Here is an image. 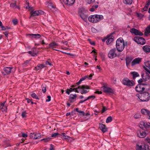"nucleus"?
<instances>
[{"label":"nucleus","mask_w":150,"mask_h":150,"mask_svg":"<svg viewBox=\"0 0 150 150\" xmlns=\"http://www.w3.org/2000/svg\"><path fill=\"white\" fill-rule=\"evenodd\" d=\"M31 96L34 98H35L36 99H38V96L35 93H33L32 94Z\"/></svg>","instance_id":"nucleus-38"},{"label":"nucleus","mask_w":150,"mask_h":150,"mask_svg":"<svg viewBox=\"0 0 150 150\" xmlns=\"http://www.w3.org/2000/svg\"><path fill=\"white\" fill-rule=\"evenodd\" d=\"M99 127L100 129L103 132H105L107 131V129L104 125L103 124H100L99 125Z\"/></svg>","instance_id":"nucleus-25"},{"label":"nucleus","mask_w":150,"mask_h":150,"mask_svg":"<svg viewBox=\"0 0 150 150\" xmlns=\"http://www.w3.org/2000/svg\"><path fill=\"white\" fill-rule=\"evenodd\" d=\"M122 83L124 85L128 86L134 85V83L133 81H130L128 78H125L122 80Z\"/></svg>","instance_id":"nucleus-4"},{"label":"nucleus","mask_w":150,"mask_h":150,"mask_svg":"<svg viewBox=\"0 0 150 150\" xmlns=\"http://www.w3.org/2000/svg\"><path fill=\"white\" fill-rule=\"evenodd\" d=\"M50 139H51V138H50V137H48V138H47L43 139H41V141H44L45 142H47L48 141H50Z\"/></svg>","instance_id":"nucleus-41"},{"label":"nucleus","mask_w":150,"mask_h":150,"mask_svg":"<svg viewBox=\"0 0 150 150\" xmlns=\"http://www.w3.org/2000/svg\"><path fill=\"white\" fill-rule=\"evenodd\" d=\"M111 82L114 84H116V79L114 78H113L112 79L111 81Z\"/></svg>","instance_id":"nucleus-45"},{"label":"nucleus","mask_w":150,"mask_h":150,"mask_svg":"<svg viewBox=\"0 0 150 150\" xmlns=\"http://www.w3.org/2000/svg\"><path fill=\"white\" fill-rule=\"evenodd\" d=\"M149 111L148 110L144 109H143L141 110L142 113L145 115H147Z\"/></svg>","instance_id":"nucleus-32"},{"label":"nucleus","mask_w":150,"mask_h":150,"mask_svg":"<svg viewBox=\"0 0 150 150\" xmlns=\"http://www.w3.org/2000/svg\"><path fill=\"white\" fill-rule=\"evenodd\" d=\"M63 1L65 4L71 6L74 3L75 0H63Z\"/></svg>","instance_id":"nucleus-19"},{"label":"nucleus","mask_w":150,"mask_h":150,"mask_svg":"<svg viewBox=\"0 0 150 150\" xmlns=\"http://www.w3.org/2000/svg\"><path fill=\"white\" fill-rule=\"evenodd\" d=\"M150 33V25L148 26L146 29L144 34L146 36H147Z\"/></svg>","instance_id":"nucleus-28"},{"label":"nucleus","mask_w":150,"mask_h":150,"mask_svg":"<svg viewBox=\"0 0 150 150\" xmlns=\"http://www.w3.org/2000/svg\"><path fill=\"white\" fill-rule=\"evenodd\" d=\"M88 40L89 41L91 45H95V43L94 42H91L90 40Z\"/></svg>","instance_id":"nucleus-63"},{"label":"nucleus","mask_w":150,"mask_h":150,"mask_svg":"<svg viewBox=\"0 0 150 150\" xmlns=\"http://www.w3.org/2000/svg\"><path fill=\"white\" fill-rule=\"evenodd\" d=\"M77 97L76 94L74 95L71 94L69 96V100L71 102H74L76 100V98Z\"/></svg>","instance_id":"nucleus-20"},{"label":"nucleus","mask_w":150,"mask_h":150,"mask_svg":"<svg viewBox=\"0 0 150 150\" xmlns=\"http://www.w3.org/2000/svg\"><path fill=\"white\" fill-rule=\"evenodd\" d=\"M103 89L104 92L106 93H112L114 91L113 89L105 86H103Z\"/></svg>","instance_id":"nucleus-17"},{"label":"nucleus","mask_w":150,"mask_h":150,"mask_svg":"<svg viewBox=\"0 0 150 150\" xmlns=\"http://www.w3.org/2000/svg\"><path fill=\"white\" fill-rule=\"evenodd\" d=\"M129 58H126V64L127 65L129 64L130 63V61L128 60Z\"/></svg>","instance_id":"nucleus-58"},{"label":"nucleus","mask_w":150,"mask_h":150,"mask_svg":"<svg viewBox=\"0 0 150 150\" xmlns=\"http://www.w3.org/2000/svg\"><path fill=\"white\" fill-rule=\"evenodd\" d=\"M137 135L139 138H143L146 136V134L145 132L140 131L139 132H138Z\"/></svg>","instance_id":"nucleus-18"},{"label":"nucleus","mask_w":150,"mask_h":150,"mask_svg":"<svg viewBox=\"0 0 150 150\" xmlns=\"http://www.w3.org/2000/svg\"><path fill=\"white\" fill-rule=\"evenodd\" d=\"M45 65L46 66L47 65H49L50 66L52 65V64L51 63H50L48 61H47L45 62Z\"/></svg>","instance_id":"nucleus-55"},{"label":"nucleus","mask_w":150,"mask_h":150,"mask_svg":"<svg viewBox=\"0 0 150 150\" xmlns=\"http://www.w3.org/2000/svg\"><path fill=\"white\" fill-rule=\"evenodd\" d=\"M28 53L29 54L31 55V56L35 57L37 56L38 52L35 48H34L31 51L28 52Z\"/></svg>","instance_id":"nucleus-15"},{"label":"nucleus","mask_w":150,"mask_h":150,"mask_svg":"<svg viewBox=\"0 0 150 150\" xmlns=\"http://www.w3.org/2000/svg\"><path fill=\"white\" fill-rule=\"evenodd\" d=\"M143 49L145 52H150V46L146 45L143 46Z\"/></svg>","instance_id":"nucleus-26"},{"label":"nucleus","mask_w":150,"mask_h":150,"mask_svg":"<svg viewBox=\"0 0 150 150\" xmlns=\"http://www.w3.org/2000/svg\"><path fill=\"white\" fill-rule=\"evenodd\" d=\"M146 139L147 142L150 144V139L149 138L146 137Z\"/></svg>","instance_id":"nucleus-62"},{"label":"nucleus","mask_w":150,"mask_h":150,"mask_svg":"<svg viewBox=\"0 0 150 150\" xmlns=\"http://www.w3.org/2000/svg\"><path fill=\"white\" fill-rule=\"evenodd\" d=\"M79 115H82V116H83L84 115V111H83L80 110V111L79 112Z\"/></svg>","instance_id":"nucleus-48"},{"label":"nucleus","mask_w":150,"mask_h":150,"mask_svg":"<svg viewBox=\"0 0 150 150\" xmlns=\"http://www.w3.org/2000/svg\"><path fill=\"white\" fill-rule=\"evenodd\" d=\"M42 91L43 93H45L46 91V88L45 87H43L42 88Z\"/></svg>","instance_id":"nucleus-57"},{"label":"nucleus","mask_w":150,"mask_h":150,"mask_svg":"<svg viewBox=\"0 0 150 150\" xmlns=\"http://www.w3.org/2000/svg\"><path fill=\"white\" fill-rule=\"evenodd\" d=\"M43 11L40 10L32 11L30 13L31 15L30 17L39 16L41 14H43Z\"/></svg>","instance_id":"nucleus-10"},{"label":"nucleus","mask_w":150,"mask_h":150,"mask_svg":"<svg viewBox=\"0 0 150 150\" xmlns=\"http://www.w3.org/2000/svg\"><path fill=\"white\" fill-rule=\"evenodd\" d=\"M47 6L50 9L54 8V6L53 5V3L50 2L48 4Z\"/></svg>","instance_id":"nucleus-35"},{"label":"nucleus","mask_w":150,"mask_h":150,"mask_svg":"<svg viewBox=\"0 0 150 150\" xmlns=\"http://www.w3.org/2000/svg\"><path fill=\"white\" fill-rule=\"evenodd\" d=\"M144 144L140 145L139 144H137L136 147V149L137 150H143L144 147Z\"/></svg>","instance_id":"nucleus-27"},{"label":"nucleus","mask_w":150,"mask_h":150,"mask_svg":"<svg viewBox=\"0 0 150 150\" xmlns=\"http://www.w3.org/2000/svg\"><path fill=\"white\" fill-rule=\"evenodd\" d=\"M144 126L146 128L150 127V123L149 122H144Z\"/></svg>","instance_id":"nucleus-36"},{"label":"nucleus","mask_w":150,"mask_h":150,"mask_svg":"<svg viewBox=\"0 0 150 150\" xmlns=\"http://www.w3.org/2000/svg\"><path fill=\"white\" fill-rule=\"evenodd\" d=\"M130 74L132 75L134 79L136 77L139 76V75L138 73L135 71L131 72Z\"/></svg>","instance_id":"nucleus-29"},{"label":"nucleus","mask_w":150,"mask_h":150,"mask_svg":"<svg viewBox=\"0 0 150 150\" xmlns=\"http://www.w3.org/2000/svg\"><path fill=\"white\" fill-rule=\"evenodd\" d=\"M50 147L49 150H54V146L52 144H50Z\"/></svg>","instance_id":"nucleus-60"},{"label":"nucleus","mask_w":150,"mask_h":150,"mask_svg":"<svg viewBox=\"0 0 150 150\" xmlns=\"http://www.w3.org/2000/svg\"><path fill=\"white\" fill-rule=\"evenodd\" d=\"M137 16L140 19L142 18L144 16V15H143L140 13H137Z\"/></svg>","instance_id":"nucleus-42"},{"label":"nucleus","mask_w":150,"mask_h":150,"mask_svg":"<svg viewBox=\"0 0 150 150\" xmlns=\"http://www.w3.org/2000/svg\"><path fill=\"white\" fill-rule=\"evenodd\" d=\"M142 58L139 57L135 58L131 62V65L133 66L139 64L141 61Z\"/></svg>","instance_id":"nucleus-16"},{"label":"nucleus","mask_w":150,"mask_h":150,"mask_svg":"<svg viewBox=\"0 0 150 150\" xmlns=\"http://www.w3.org/2000/svg\"><path fill=\"white\" fill-rule=\"evenodd\" d=\"M46 67V66L43 64H39L35 67V69L36 70H40L43 68Z\"/></svg>","instance_id":"nucleus-23"},{"label":"nucleus","mask_w":150,"mask_h":150,"mask_svg":"<svg viewBox=\"0 0 150 150\" xmlns=\"http://www.w3.org/2000/svg\"><path fill=\"white\" fill-rule=\"evenodd\" d=\"M6 103V102H5L1 103L0 105V110L2 112H6L7 111V106Z\"/></svg>","instance_id":"nucleus-13"},{"label":"nucleus","mask_w":150,"mask_h":150,"mask_svg":"<svg viewBox=\"0 0 150 150\" xmlns=\"http://www.w3.org/2000/svg\"><path fill=\"white\" fill-rule=\"evenodd\" d=\"M13 22L14 25H16L18 21L16 19H14L13 20Z\"/></svg>","instance_id":"nucleus-53"},{"label":"nucleus","mask_w":150,"mask_h":150,"mask_svg":"<svg viewBox=\"0 0 150 150\" xmlns=\"http://www.w3.org/2000/svg\"><path fill=\"white\" fill-rule=\"evenodd\" d=\"M125 46L124 40L122 38H120L116 40V47L118 51H122L124 48Z\"/></svg>","instance_id":"nucleus-1"},{"label":"nucleus","mask_w":150,"mask_h":150,"mask_svg":"<svg viewBox=\"0 0 150 150\" xmlns=\"http://www.w3.org/2000/svg\"><path fill=\"white\" fill-rule=\"evenodd\" d=\"M144 81L147 83L150 82V76H149L148 75H146L145 77Z\"/></svg>","instance_id":"nucleus-34"},{"label":"nucleus","mask_w":150,"mask_h":150,"mask_svg":"<svg viewBox=\"0 0 150 150\" xmlns=\"http://www.w3.org/2000/svg\"><path fill=\"white\" fill-rule=\"evenodd\" d=\"M95 98V97L94 96L91 95V96H89L88 97V99H90L91 98H93V99H94V98Z\"/></svg>","instance_id":"nucleus-59"},{"label":"nucleus","mask_w":150,"mask_h":150,"mask_svg":"<svg viewBox=\"0 0 150 150\" xmlns=\"http://www.w3.org/2000/svg\"><path fill=\"white\" fill-rule=\"evenodd\" d=\"M148 8V6L147 5H146L144 8L143 9V10L144 11H146L147 10Z\"/></svg>","instance_id":"nucleus-52"},{"label":"nucleus","mask_w":150,"mask_h":150,"mask_svg":"<svg viewBox=\"0 0 150 150\" xmlns=\"http://www.w3.org/2000/svg\"><path fill=\"white\" fill-rule=\"evenodd\" d=\"M47 99L46 100V102H50L51 100V96H47Z\"/></svg>","instance_id":"nucleus-47"},{"label":"nucleus","mask_w":150,"mask_h":150,"mask_svg":"<svg viewBox=\"0 0 150 150\" xmlns=\"http://www.w3.org/2000/svg\"><path fill=\"white\" fill-rule=\"evenodd\" d=\"M21 135L23 137H27V134H26L24 133H21Z\"/></svg>","instance_id":"nucleus-54"},{"label":"nucleus","mask_w":150,"mask_h":150,"mask_svg":"<svg viewBox=\"0 0 150 150\" xmlns=\"http://www.w3.org/2000/svg\"><path fill=\"white\" fill-rule=\"evenodd\" d=\"M93 76V75L91 74H90V75L88 76V78L89 79H91V78Z\"/></svg>","instance_id":"nucleus-64"},{"label":"nucleus","mask_w":150,"mask_h":150,"mask_svg":"<svg viewBox=\"0 0 150 150\" xmlns=\"http://www.w3.org/2000/svg\"><path fill=\"white\" fill-rule=\"evenodd\" d=\"M95 8L93 7H93L91 8L90 9V11L91 12L94 11H95Z\"/></svg>","instance_id":"nucleus-61"},{"label":"nucleus","mask_w":150,"mask_h":150,"mask_svg":"<svg viewBox=\"0 0 150 150\" xmlns=\"http://www.w3.org/2000/svg\"><path fill=\"white\" fill-rule=\"evenodd\" d=\"M132 2V0H124V3L126 4H131Z\"/></svg>","instance_id":"nucleus-33"},{"label":"nucleus","mask_w":150,"mask_h":150,"mask_svg":"<svg viewBox=\"0 0 150 150\" xmlns=\"http://www.w3.org/2000/svg\"><path fill=\"white\" fill-rule=\"evenodd\" d=\"M142 102H147L150 98L149 93L148 92H144L141 94L139 98Z\"/></svg>","instance_id":"nucleus-2"},{"label":"nucleus","mask_w":150,"mask_h":150,"mask_svg":"<svg viewBox=\"0 0 150 150\" xmlns=\"http://www.w3.org/2000/svg\"><path fill=\"white\" fill-rule=\"evenodd\" d=\"M113 40V38L111 37L108 38L106 41V43L107 45H109L112 42Z\"/></svg>","instance_id":"nucleus-31"},{"label":"nucleus","mask_w":150,"mask_h":150,"mask_svg":"<svg viewBox=\"0 0 150 150\" xmlns=\"http://www.w3.org/2000/svg\"><path fill=\"white\" fill-rule=\"evenodd\" d=\"M134 40L137 43L143 45L146 42V40L143 38L139 36H136L133 38Z\"/></svg>","instance_id":"nucleus-3"},{"label":"nucleus","mask_w":150,"mask_h":150,"mask_svg":"<svg viewBox=\"0 0 150 150\" xmlns=\"http://www.w3.org/2000/svg\"><path fill=\"white\" fill-rule=\"evenodd\" d=\"M146 85V84L144 83L139 84L136 87L135 90L138 92H142L144 90L145 88V86Z\"/></svg>","instance_id":"nucleus-5"},{"label":"nucleus","mask_w":150,"mask_h":150,"mask_svg":"<svg viewBox=\"0 0 150 150\" xmlns=\"http://www.w3.org/2000/svg\"><path fill=\"white\" fill-rule=\"evenodd\" d=\"M16 4L15 3H12L11 4L10 6L12 8H15V6H16Z\"/></svg>","instance_id":"nucleus-50"},{"label":"nucleus","mask_w":150,"mask_h":150,"mask_svg":"<svg viewBox=\"0 0 150 150\" xmlns=\"http://www.w3.org/2000/svg\"><path fill=\"white\" fill-rule=\"evenodd\" d=\"M144 146L143 150H150L148 146L144 145Z\"/></svg>","instance_id":"nucleus-46"},{"label":"nucleus","mask_w":150,"mask_h":150,"mask_svg":"<svg viewBox=\"0 0 150 150\" xmlns=\"http://www.w3.org/2000/svg\"><path fill=\"white\" fill-rule=\"evenodd\" d=\"M86 3L89 4H92L95 2L94 0H85Z\"/></svg>","instance_id":"nucleus-39"},{"label":"nucleus","mask_w":150,"mask_h":150,"mask_svg":"<svg viewBox=\"0 0 150 150\" xmlns=\"http://www.w3.org/2000/svg\"><path fill=\"white\" fill-rule=\"evenodd\" d=\"M95 15V14L90 16L88 18L89 21L93 23H97V20Z\"/></svg>","instance_id":"nucleus-14"},{"label":"nucleus","mask_w":150,"mask_h":150,"mask_svg":"<svg viewBox=\"0 0 150 150\" xmlns=\"http://www.w3.org/2000/svg\"><path fill=\"white\" fill-rule=\"evenodd\" d=\"M116 50L115 48L111 49L109 52L108 56L109 58L112 59L117 56Z\"/></svg>","instance_id":"nucleus-7"},{"label":"nucleus","mask_w":150,"mask_h":150,"mask_svg":"<svg viewBox=\"0 0 150 150\" xmlns=\"http://www.w3.org/2000/svg\"><path fill=\"white\" fill-rule=\"evenodd\" d=\"M12 67H6L4 68V70L5 72L2 71V73L4 75H6L9 74L11 71V70L12 69Z\"/></svg>","instance_id":"nucleus-11"},{"label":"nucleus","mask_w":150,"mask_h":150,"mask_svg":"<svg viewBox=\"0 0 150 150\" xmlns=\"http://www.w3.org/2000/svg\"><path fill=\"white\" fill-rule=\"evenodd\" d=\"M81 17L84 21H86L87 20L85 16L83 14L80 15Z\"/></svg>","instance_id":"nucleus-40"},{"label":"nucleus","mask_w":150,"mask_h":150,"mask_svg":"<svg viewBox=\"0 0 150 150\" xmlns=\"http://www.w3.org/2000/svg\"><path fill=\"white\" fill-rule=\"evenodd\" d=\"M78 88L81 89L80 91L81 94L86 93L88 92L87 90L90 89L89 86L87 85L79 86L78 87Z\"/></svg>","instance_id":"nucleus-6"},{"label":"nucleus","mask_w":150,"mask_h":150,"mask_svg":"<svg viewBox=\"0 0 150 150\" xmlns=\"http://www.w3.org/2000/svg\"><path fill=\"white\" fill-rule=\"evenodd\" d=\"M140 117V115L139 114H136L134 116V117L135 118H138Z\"/></svg>","instance_id":"nucleus-43"},{"label":"nucleus","mask_w":150,"mask_h":150,"mask_svg":"<svg viewBox=\"0 0 150 150\" xmlns=\"http://www.w3.org/2000/svg\"><path fill=\"white\" fill-rule=\"evenodd\" d=\"M78 89V87L76 88H70L69 89H68L69 91L71 92L73 91H74L75 90H76V89Z\"/></svg>","instance_id":"nucleus-44"},{"label":"nucleus","mask_w":150,"mask_h":150,"mask_svg":"<svg viewBox=\"0 0 150 150\" xmlns=\"http://www.w3.org/2000/svg\"><path fill=\"white\" fill-rule=\"evenodd\" d=\"M59 135L62 137L63 138V140L68 139L69 137L68 136L66 135V134L64 133H62L61 134H60Z\"/></svg>","instance_id":"nucleus-30"},{"label":"nucleus","mask_w":150,"mask_h":150,"mask_svg":"<svg viewBox=\"0 0 150 150\" xmlns=\"http://www.w3.org/2000/svg\"><path fill=\"white\" fill-rule=\"evenodd\" d=\"M106 110V108L105 107H103L102 110L101 111L102 113H103Z\"/></svg>","instance_id":"nucleus-56"},{"label":"nucleus","mask_w":150,"mask_h":150,"mask_svg":"<svg viewBox=\"0 0 150 150\" xmlns=\"http://www.w3.org/2000/svg\"><path fill=\"white\" fill-rule=\"evenodd\" d=\"M97 20V23L100 21L103 20L104 18V17L102 15L95 14Z\"/></svg>","instance_id":"nucleus-22"},{"label":"nucleus","mask_w":150,"mask_h":150,"mask_svg":"<svg viewBox=\"0 0 150 150\" xmlns=\"http://www.w3.org/2000/svg\"><path fill=\"white\" fill-rule=\"evenodd\" d=\"M145 66L143 67L147 73L150 74V61H147L144 62Z\"/></svg>","instance_id":"nucleus-9"},{"label":"nucleus","mask_w":150,"mask_h":150,"mask_svg":"<svg viewBox=\"0 0 150 150\" xmlns=\"http://www.w3.org/2000/svg\"><path fill=\"white\" fill-rule=\"evenodd\" d=\"M30 137L33 139H37L41 138V135L39 133H31L30 134Z\"/></svg>","instance_id":"nucleus-8"},{"label":"nucleus","mask_w":150,"mask_h":150,"mask_svg":"<svg viewBox=\"0 0 150 150\" xmlns=\"http://www.w3.org/2000/svg\"><path fill=\"white\" fill-rule=\"evenodd\" d=\"M58 44L54 42H51L49 44V47L52 48H56V46H58Z\"/></svg>","instance_id":"nucleus-24"},{"label":"nucleus","mask_w":150,"mask_h":150,"mask_svg":"<svg viewBox=\"0 0 150 150\" xmlns=\"http://www.w3.org/2000/svg\"><path fill=\"white\" fill-rule=\"evenodd\" d=\"M59 134H59V133H55L53 134H52L51 135V137H55L57 135H59Z\"/></svg>","instance_id":"nucleus-51"},{"label":"nucleus","mask_w":150,"mask_h":150,"mask_svg":"<svg viewBox=\"0 0 150 150\" xmlns=\"http://www.w3.org/2000/svg\"><path fill=\"white\" fill-rule=\"evenodd\" d=\"M21 115L23 118L25 117H26V113L25 112H22Z\"/></svg>","instance_id":"nucleus-49"},{"label":"nucleus","mask_w":150,"mask_h":150,"mask_svg":"<svg viewBox=\"0 0 150 150\" xmlns=\"http://www.w3.org/2000/svg\"><path fill=\"white\" fill-rule=\"evenodd\" d=\"M112 120V117L109 116L106 119V122L107 123H108L111 122Z\"/></svg>","instance_id":"nucleus-37"},{"label":"nucleus","mask_w":150,"mask_h":150,"mask_svg":"<svg viewBox=\"0 0 150 150\" xmlns=\"http://www.w3.org/2000/svg\"><path fill=\"white\" fill-rule=\"evenodd\" d=\"M29 35L30 36V37L31 38H35L36 39H38L40 37L41 35L40 34H29L27 35Z\"/></svg>","instance_id":"nucleus-21"},{"label":"nucleus","mask_w":150,"mask_h":150,"mask_svg":"<svg viewBox=\"0 0 150 150\" xmlns=\"http://www.w3.org/2000/svg\"><path fill=\"white\" fill-rule=\"evenodd\" d=\"M130 32L131 33H134L136 35L142 36L143 34L141 32H140L138 30L132 28L131 29Z\"/></svg>","instance_id":"nucleus-12"}]
</instances>
